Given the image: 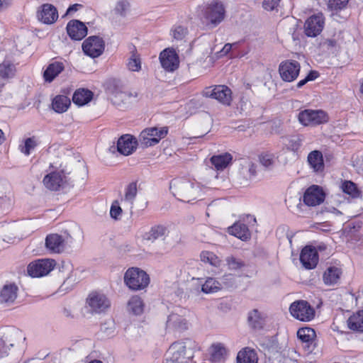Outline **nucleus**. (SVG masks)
I'll return each instance as SVG.
<instances>
[{"instance_id":"29","label":"nucleus","mask_w":363,"mask_h":363,"mask_svg":"<svg viewBox=\"0 0 363 363\" xmlns=\"http://www.w3.org/2000/svg\"><path fill=\"white\" fill-rule=\"evenodd\" d=\"M167 232V229L165 226L162 225H154L143 235V239L154 242L156 240L165 236Z\"/></svg>"},{"instance_id":"4","label":"nucleus","mask_w":363,"mask_h":363,"mask_svg":"<svg viewBox=\"0 0 363 363\" xmlns=\"http://www.w3.org/2000/svg\"><path fill=\"white\" fill-rule=\"evenodd\" d=\"M225 8L222 3L212 2L205 10L204 19L206 26L214 28L220 23L225 18Z\"/></svg>"},{"instance_id":"27","label":"nucleus","mask_w":363,"mask_h":363,"mask_svg":"<svg viewBox=\"0 0 363 363\" xmlns=\"http://www.w3.org/2000/svg\"><path fill=\"white\" fill-rule=\"evenodd\" d=\"M341 274V269L336 267H330L325 271L323 279L326 285H334L339 281Z\"/></svg>"},{"instance_id":"55","label":"nucleus","mask_w":363,"mask_h":363,"mask_svg":"<svg viewBox=\"0 0 363 363\" xmlns=\"http://www.w3.org/2000/svg\"><path fill=\"white\" fill-rule=\"evenodd\" d=\"M181 180L179 178H175L171 180L169 183V190L174 196L179 192Z\"/></svg>"},{"instance_id":"12","label":"nucleus","mask_w":363,"mask_h":363,"mask_svg":"<svg viewBox=\"0 0 363 363\" xmlns=\"http://www.w3.org/2000/svg\"><path fill=\"white\" fill-rule=\"evenodd\" d=\"M300 69V64L297 61L286 60L279 65V72L284 81L291 82L297 78Z\"/></svg>"},{"instance_id":"8","label":"nucleus","mask_w":363,"mask_h":363,"mask_svg":"<svg viewBox=\"0 0 363 363\" xmlns=\"http://www.w3.org/2000/svg\"><path fill=\"white\" fill-rule=\"evenodd\" d=\"M202 94L205 97L215 99L223 105L229 106L232 101V91L225 85H216L206 88Z\"/></svg>"},{"instance_id":"64","label":"nucleus","mask_w":363,"mask_h":363,"mask_svg":"<svg viewBox=\"0 0 363 363\" xmlns=\"http://www.w3.org/2000/svg\"><path fill=\"white\" fill-rule=\"evenodd\" d=\"M63 314L67 318H74V316L72 313L71 311L69 309L66 308H65L63 309Z\"/></svg>"},{"instance_id":"21","label":"nucleus","mask_w":363,"mask_h":363,"mask_svg":"<svg viewBox=\"0 0 363 363\" xmlns=\"http://www.w3.org/2000/svg\"><path fill=\"white\" fill-rule=\"evenodd\" d=\"M18 287L14 283H7L3 286L0 291V303L10 306L16 298Z\"/></svg>"},{"instance_id":"43","label":"nucleus","mask_w":363,"mask_h":363,"mask_svg":"<svg viewBox=\"0 0 363 363\" xmlns=\"http://www.w3.org/2000/svg\"><path fill=\"white\" fill-rule=\"evenodd\" d=\"M201 259L203 262L209 263L214 267L219 266L220 263L219 258L214 253L208 251L201 252Z\"/></svg>"},{"instance_id":"63","label":"nucleus","mask_w":363,"mask_h":363,"mask_svg":"<svg viewBox=\"0 0 363 363\" xmlns=\"http://www.w3.org/2000/svg\"><path fill=\"white\" fill-rule=\"evenodd\" d=\"M236 43H234V45ZM233 45V44L226 43L223 48L221 52H223V55H227L231 50Z\"/></svg>"},{"instance_id":"40","label":"nucleus","mask_w":363,"mask_h":363,"mask_svg":"<svg viewBox=\"0 0 363 363\" xmlns=\"http://www.w3.org/2000/svg\"><path fill=\"white\" fill-rule=\"evenodd\" d=\"M200 191L199 186L188 182L185 186V200L183 199V202L195 200L199 196Z\"/></svg>"},{"instance_id":"23","label":"nucleus","mask_w":363,"mask_h":363,"mask_svg":"<svg viewBox=\"0 0 363 363\" xmlns=\"http://www.w3.org/2000/svg\"><path fill=\"white\" fill-rule=\"evenodd\" d=\"M228 350L223 343L213 344L210 347V360L213 363L220 362L225 359Z\"/></svg>"},{"instance_id":"47","label":"nucleus","mask_w":363,"mask_h":363,"mask_svg":"<svg viewBox=\"0 0 363 363\" xmlns=\"http://www.w3.org/2000/svg\"><path fill=\"white\" fill-rule=\"evenodd\" d=\"M342 191L352 196V197H357L359 195V191L354 183L350 181H345L342 186Z\"/></svg>"},{"instance_id":"20","label":"nucleus","mask_w":363,"mask_h":363,"mask_svg":"<svg viewBox=\"0 0 363 363\" xmlns=\"http://www.w3.org/2000/svg\"><path fill=\"white\" fill-rule=\"evenodd\" d=\"M65 242H72V238L69 234L66 239L58 234H50L45 238V247L53 252L60 253L63 250Z\"/></svg>"},{"instance_id":"49","label":"nucleus","mask_w":363,"mask_h":363,"mask_svg":"<svg viewBox=\"0 0 363 363\" xmlns=\"http://www.w3.org/2000/svg\"><path fill=\"white\" fill-rule=\"evenodd\" d=\"M202 105L201 99L199 96H194L187 103H186L185 108L187 113L191 114L195 110L200 108Z\"/></svg>"},{"instance_id":"39","label":"nucleus","mask_w":363,"mask_h":363,"mask_svg":"<svg viewBox=\"0 0 363 363\" xmlns=\"http://www.w3.org/2000/svg\"><path fill=\"white\" fill-rule=\"evenodd\" d=\"M247 320L250 325L254 329H261L264 325V320L257 309L249 313Z\"/></svg>"},{"instance_id":"34","label":"nucleus","mask_w":363,"mask_h":363,"mask_svg":"<svg viewBox=\"0 0 363 363\" xmlns=\"http://www.w3.org/2000/svg\"><path fill=\"white\" fill-rule=\"evenodd\" d=\"M71 104L70 99L64 95L56 96L52 101V109L58 113L65 112Z\"/></svg>"},{"instance_id":"31","label":"nucleus","mask_w":363,"mask_h":363,"mask_svg":"<svg viewBox=\"0 0 363 363\" xmlns=\"http://www.w3.org/2000/svg\"><path fill=\"white\" fill-rule=\"evenodd\" d=\"M297 336L302 342L306 344L305 347L309 350L315 340L316 334L315 330L311 328H302L297 331Z\"/></svg>"},{"instance_id":"41","label":"nucleus","mask_w":363,"mask_h":363,"mask_svg":"<svg viewBox=\"0 0 363 363\" xmlns=\"http://www.w3.org/2000/svg\"><path fill=\"white\" fill-rule=\"evenodd\" d=\"M143 303L142 299L138 296H133L128 301L129 310L136 315H140L143 312Z\"/></svg>"},{"instance_id":"51","label":"nucleus","mask_w":363,"mask_h":363,"mask_svg":"<svg viewBox=\"0 0 363 363\" xmlns=\"http://www.w3.org/2000/svg\"><path fill=\"white\" fill-rule=\"evenodd\" d=\"M37 146L35 137L28 138L24 140V146L21 149V152L26 155H29L30 152Z\"/></svg>"},{"instance_id":"57","label":"nucleus","mask_w":363,"mask_h":363,"mask_svg":"<svg viewBox=\"0 0 363 363\" xmlns=\"http://www.w3.org/2000/svg\"><path fill=\"white\" fill-rule=\"evenodd\" d=\"M281 0H264L263 7L265 10L272 11L279 6Z\"/></svg>"},{"instance_id":"13","label":"nucleus","mask_w":363,"mask_h":363,"mask_svg":"<svg viewBox=\"0 0 363 363\" xmlns=\"http://www.w3.org/2000/svg\"><path fill=\"white\" fill-rule=\"evenodd\" d=\"M325 19L322 13L313 15L304 23V33L308 37H316L323 29Z\"/></svg>"},{"instance_id":"2","label":"nucleus","mask_w":363,"mask_h":363,"mask_svg":"<svg viewBox=\"0 0 363 363\" xmlns=\"http://www.w3.org/2000/svg\"><path fill=\"white\" fill-rule=\"evenodd\" d=\"M22 337V332L19 329L9 326L3 328L0 332V352L2 353L1 357L7 356L11 347Z\"/></svg>"},{"instance_id":"6","label":"nucleus","mask_w":363,"mask_h":363,"mask_svg":"<svg viewBox=\"0 0 363 363\" xmlns=\"http://www.w3.org/2000/svg\"><path fill=\"white\" fill-rule=\"evenodd\" d=\"M298 121L303 125H317L328 121L327 113L322 110L306 109L298 113Z\"/></svg>"},{"instance_id":"54","label":"nucleus","mask_w":363,"mask_h":363,"mask_svg":"<svg viewBox=\"0 0 363 363\" xmlns=\"http://www.w3.org/2000/svg\"><path fill=\"white\" fill-rule=\"evenodd\" d=\"M122 208L119 206L118 201H114L111 206L110 216L114 220H118L122 213Z\"/></svg>"},{"instance_id":"15","label":"nucleus","mask_w":363,"mask_h":363,"mask_svg":"<svg viewBox=\"0 0 363 363\" xmlns=\"http://www.w3.org/2000/svg\"><path fill=\"white\" fill-rule=\"evenodd\" d=\"M138 145V141L135 137L129 134H125L118 138L116 150L120 154L128 156L135 151Z\"/></svg>"},{"instance_id":"10","label":"nucleus","mask_w":363,"mask_h":363,"mask_svg":"<svg viewBox=\"0 0 363 363\" xmlns=\"http://www.w3.org/2000/svg\"><path fill=\"white\" fill-rule=\"evenodd\" d=\"M86 303L92 313H104L111 306L108 298L104 294L97 291L90 293Z\"/></svg>"},{"instance_id":"44","label":"nucleus","mask_w":363,"mask_h":363,"mask_svg":"<svg viewBox=\"0 0 363 363\" xmlns=\"http://www.w3.org/2000/svg\"><path fill=\"white\" fill-rule=\"evenodd\" d=\"M302 145V139L298 135H293L287 139L286 144L288 150L294 152H297Z\"/></svg>"},{"instance_id":"56","label":"nucleus","mask_w":363,"mask_h":363,"mask_svg":"<svg viewBox=\"0 0 363 363\" xmlns=\"http://www.w3.org/2000/svg\"><path fill=\"white\" fill-rule=\"evenodd\" d=\"M259 162L264 167L269 168L273 164V157L268 154L261 155L259 156Z\"/></svg>"},{"instance_id":"14","label":"nucleus","mask_w":363,"mask_h":363,"mask_svg":"<svg viewBox=\"0 0 363 363\" xmlns=\"http://www.w3.org/2000/svg\"><path fill=\"white\" fill-rule=\"evenodd\" d=\"M325 197V194L320 186L312 185L306 190L303 201L308 206H315L323 203Z\"/></svg>"},{"instance_id":"24","label":"nucleus","mask_w":363,"mask_h":363,"mask_svg":"<svg viewBox=\"0 0 363 363\" xmlns=\"http://www.w3.org/2000/svg\"><path fill=\"white\" fill-rule=\"evenodd\" d=\"M65 69L64 65L60 62L50 63L43 72V77L46 82H52Z\"/></svg>"},{"instance_id":"17","label":"nucleus","mask_w":363,"mask_h":363,"mask_svg":"<svg viewBox=\"0 0 363 363\" xmlns=\"http://www.w3.org/2000/svg\"><path fill=\"white\" fill-rule=\"evenodd\" d=\"M37 18L39 21L44 24H52L57 20V9L52 4H44L38 10Z\"/></svg>"},{"instance_id":"33","label":"nucleus","mask_w":363,"mask_h":363,"mask_svg":"<svg viewBox=\"0 0 363 363\" xmlns=\"http://www.w3.org/2000/svg\"><path fill=\"white\" fill-rule=\"evenodd\" d=\"M236 362L237 363H257V353L254 350L245 347L238 353Z\"/></svg>"},{"instance_id":"30","label":"nucleus","mask_w":363,"mask_h":363,"mask_svg":"<svg viewBox=\"0 0 363 363\" xmlns=\"http://www.w3.org/2000/svg\"><path fill=\"white\" fill-rule=\"evenodd\" d=\"M308 162L315 172L322 171L324 168L323 155L318 150H313L308 154Z\"/></svg>"},{"instance_id":"38","label":"nucleus","mask_w":363,"mask_h":363,"mask_svg":"<svg viewBox=\"0 0 363 363\" xmlns=\"http://www.w3.org/2000/svg\"><path fill=\"white\" fill-rule=\"evenodd\" d=\"M222 284L213 278L208 277L202 285L201 291L203 293H214L222 289Z\"/></svg>"},{"instance_id":"28","label":"nucleus","mask_w":363,"mask_h":363,"mask_svg":"<svg viewBox=\"0 0 363 363\" xmlns=\"http://www.w3.org/2000/svg\"><path fill=\"white\" fill-rule=\"evenodd\" d=\"M228 233L242 240H246L250 237L247 226L240 222L235 223L233 225L228 228Z\"/></svg>"},{"instance_id":"5","label":"nucleus","mask_w":363,"mask_h":363,"mask_svg":"<svg viewBox=\"0 0 363 363\" xmlns=\"http://www.w3.org/2000/svg\"><path fill=\"white\" fill-rule=\"evenodd\" d=\"M289 311L292 316L301 321L308 322L315 317L314 308L306 301L300 300L292 303Z\"/></svg>"},{"instance_id":"3","label":"nucleus","mask_w":363,"mask_h":363,"mask_svg":"<svg viewBox=\"0 0 363 363\" xmlns=\"http://www.w3.org/2000/svg\"><path fill=\"white\" fill-rule=\"evenodd\" d=\"M168 133L167 126L157 128L150 127L144 129L139 135L140 145L144 147H151L159 143Z\"/></svg>"},{"instance_id":"26","label":"nucleus","mask_w":363,"mask_h":363,"mask_svg":"<svg viewBox=\"0 0 363 363\" xmlns=\"http://www.w3.org/2000/svg\"><path fill=\"white\" fill-rule=\"evenodd\" d=\"M106 92L117 97L123 94V84L120 79L116 78L108 79L104 84Z\"/></svg>"},{"instance_id":"36","label":"nucleus","mask_w":363,"mask_h":363,"mask_svg":"<svg viewBox=\"0 0 363 363\" xmlns=\"http://www.w3.org/2000/svg\"><path fill=\"white\" fill-rule=\"evenodd\" d=\"M232 156L229 153H225L213 156L210 161L215 169L217 170H223L226 168L232 160Z\"/></svg>"},{"instance_id":"62","label":"nucleus","mask_w":363,"mask_h":363,"mask_svg":"<svg viewBox=\"0 0 363 363\" xmlns=\"http://www.w3.org/2000/svg\"><path fill=\"white\" fill-rule=\"evenodd\" d=\"M173 37H174V38H175L177 40L182 39V27L181 26H178L177 28H176L174 29V30L173 31Z\"/></svg>"},{"instance_id":"46","label":"nucleus","mask_w":363,"mask_h":363,"mask_svg":"<svg viewBox=\"0 0 363 363\" xmlns=\"http://www.w3.org/2000/svg\"><path fill=\"white\" fill-rule=\"evenodd\" d=\"M100 331L106 337L113 336L115 333V323L113 320L105 321L101 325Z\"/></svg>"},{"instance_id":"16","label":"nucleus","mask_w":363,"mask_h":363,"mask_svg":"<svg viewBox=\"0 0 363 363\" xmlns=\"http://www.w3.org/2000/svg\"><path fill=\"white\" fill-rule=\"evenodd\" d=\"M66 30L72 40L79 41L87 35L88 28L81 21L73 19L67 23Z\"/></svg>"},{"instance_id":"18","label":"nucleus","mask_w":363,"mask_h":363,"mask_svg":"<svg viewBox=\"0 0 363 363\" xmlns=\"http://www.w3.org/2000/svg\"><path fill=\"white\" fill-rule=\"evenodd\" d=\"M67 182V177L65 175L64 170L52 172L45 175L43 179L44 185L51 191H58Z\"/></svg>"},{"instance_id":"19","label":"nucleus","mask_w":363,"mask_h":363,"mask_svg":"<svg viewBox=\"0 0 363 363\" xmlns=\"http://www.w3.org/2000/svg\"><path fill=\"white\" fill-rule=\"evenodd\" d=\"M300 262L308 269H313L318 262V254L315 247L306 246L300 254Z\"/></svg>"},{"instance_id":"45","label":"nucleus","mask_w":363,"mask_h":363,"mask_svg":"<svg viewBox=\"0 0 363 363\" xmlns=\"http://www.w3.org/2000/svg\"><path fill=\"white\" fill-rule=\"evenodd\" d=\"M182 318L177 313H171L167 320V327L169 329H180Z\"/></svg>"},{"instance_id":"48","label":"nucleus","mask_w":363,"mask_h":363,"mask_svg":"<svg viewBox=\"0 0 363 363\" xmlns=\"http://www.w3.org/2000/svg\"><path fill=\"white\" fill-rule=\"evenodd\" d=\"M137 195V183L133 182L130 183L125 189V200L133 203Z\"/></svg>"},{"instance_id":"61","label":"nucleus","mask_w":363,"mask_h":363,"mask_svg":"<svg viewBox=\"0 0 363 363\" xmlns=\"http://www.w3.org/2000/svg\"><path fill=\"white\" fill-rule=\"evenodd\" d=\"M81 7H82V4H72L67 9L65 14H69L70 13L75 12V11H78L79 8H81Z\"/></svg>"},{"instance_id":"60","label":"nucleus","mask_w":363,"mask_h":363,"mask_svg":"<svg viewBox=\"0 0 363 363\" xmlns=\"http://www.w3.org/2000/svg\"><path fill=\"white\" fill-rule=\"evenodd\" d=\"M318 76L319 74L317 71L311 70L305 78L307 79L308 82L310 81L315 80L318 77Z\"/></svg>"},{"instance_id":"25","label":"nucleus","mask_w":363,"mask_h":363,"mask_svg":"<svg viewBox=\"0 0 363 363\" xmlns=\"http://www.w3.org/2000/svg\"><path fill=\"white\" fill-rule=\"evenodd\" d=\"M164 363H182V346L177 342L172 343L166 352Z\"/></svg>"},{"instance_id":"59","label":"nucleus","mask_w":363,"mask_h":363,"mask_svg":"<svg viewBox=\"0 0 363 363\" xmlns=\"http://www.w3.org/2000/svg\"><path fill=\"white\" fill-rule=\"evenodd\" d=\"M337 42L334 39H325L320 43V45L323 48H326L327 50H330L336 46Z\"/></svg>"},{"instance_id":"50","label":"nucleus","mask_w":363,"mask_h":363,"mask_svg":"<svg viewBox=\"0 0 363 363\" xmlns=\"http://www.w3.org/2000/svg\"><path fill=\"white\" fill-rule=\"evenodd\" d=\"M129 8L130 4L127 0H120L117 2L114 11L116 14L125 17Z\"/></svg>"},{"instance_id":"11","label":"nucleus","mask_w":363,"mask_h":363,"mask_svg":"<svg viewBox=\"0 0 363 363\" xmlns=\"http://www.w3.org/2000/svg\"><path fill=\"white\" fill-rule=\"evenodd\" d=\"M55 261L50 259H38L30 262L27 272L31 277H41L47 275L55 266Z\"/></svg>"},{"instance_id":"22","label":"nucleus","mask_w":363,"mask_h":363,"mask_svg":"<svg viewBox=\"0 0 363 363\" xmlns=\"http://www.w3.org/2000/svg\"><path fill=\"white\" fill-rule=\"evenodd\" d=\"M94 97V93L86 88L77 89L72 96V102L78 106H83L89 103Z\"/></svg>"},{"instance_id":"58","label":"nucleus","mask_w":363,"mask_h":363,"mask_svg":"<svg viewBox=\"0 0 363 363\" xmlns=\"http://www.w3.org/2000/svg\"><path fill=\"white\" fill-rule=\"evenodd\" d=\"M225 287H233L235 284V278L232 274H227L222 277L221 282Z\"/></svg>"},{"instance_id":"53","label":"nucleus","mask_w":363,"mask_h":363,"mask_svg":"<svg viewBox=\"0 0 363 363\" xmlns=\"http://www.w3.org/2000/svg\"><path fill=\"white\" fill-rule=\"evenodd\" d=\"M349 0H329L328 7L331 10L338 11L345 9Z\"/></svg>"},{"instance_id":"9","label":"nucleus","mask_w":363,"mask_h":363,"mask_svg":"<svg viewBox=\"0 0 363 363\" xmlns=\"http://www.w3.org/2000/svg\"><path fill=\"white\" fill-rule=\"evenodd\" d=\"M162 67L167 72H174L179 67V56L173 48L164 49L159 55Z\"/></svg>"},{"instance_id":"1","label":"nucleus","mask_w":363,"mask_h":363,"mask_svg":"<svg viewBox=\"0 0 363 363\" xmlns=\"http://www.w3.org/2000/svg\"><path fill=\"white\" fill-rule=\"evenodd\" d=\"M124 282L130 290H142L149 285L150 277L143 269L131 267L124 274Z\"/></svg>"},{"instance_id":"7","label":"nucleus","mask_w":363,"mask_h":363,"mask_svg":"<svg viewBox=\"0 0 363 363\" xmlns=\"http://www.w3.org/2000/svg\"><path fill=\"white\" fill-rule=\"evenodd\" d=\"M84 55L95 58L99 57L104 51L105 42L102 38L92 35L87 38L82 45Z\"/></svg>"},{"instance_id":"42","label":"nucleus","mask_w":363,"mask_h":363,"mask_svg":"<svg viewBox=\"0 0 363 363\" xmlns=\"http://www.w3.org/2000/svg\"><path fill=\"white\" fill-rule=\"evenodd\" d=\"M225 262L228 269L238 271L245 267V263L240 259L236 258L234 256L227 257Z\"/></svg>"},{"instance_id":"37","label":"nucleus","mask_w":363,"mask_h":363,"mask_svg":"<svg viewBox=\"0 0 363 363\" xmlns=\"http://www.w3.org/2000/svg\"><path fill=\"white\" fill-rule=\"evenodd\" d=\"M16 66L8 60H4L0 64V78L8 79L14 77L16 73Z\"/></svg>"},{"instance_id":"52","label":"nucleus","mask_w":363,"mask_h":363,"mask_svg":"<svg viewBox=\"0 0 363 363\" xmlns=\"http://www.w3.org/2000/svg\"><path fill=\"white\" fill-rule=\"evenodd\" d=\"M128 66L129 69L134 72H138L141 69L140 60L136 56L134 51L132 52V55L129 59Z\"/></svg>"},{"instance_id":"32","label":"nucleus","mask_w":363,"mask_h":363,"mask_svg":"<svg viewBox=\"0 0 363 363\" xmlns=\"http://www.w3.org/2000/svg\"><path fill=\"white\" fill-rule=\"evenodd\" d=\"M199 351V347L196 342L189 337L183 340V357L188 360L192 359L194 353Z\"/></svg>"},{"instance_id":"35","label":"nucleus","mask_w":363,"mask_h":363,"mask_svg":"<svg viewBox=\"0 0 363 363\" xmlns=\"http://www.w3.org/2000/svg\"><path fill=\"white\" fill-rule=\"evenodd\" d=\"M348 328L356 332L363 333V310L351 315L347 321Z\"/></svg>"}]
</instances>
